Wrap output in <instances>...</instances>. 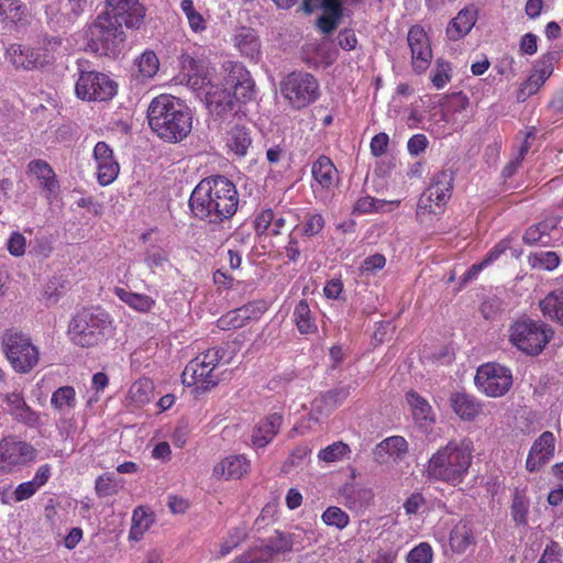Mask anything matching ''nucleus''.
Here are the masks:
<instances>
[{"label": "nucleus", "instance_id": "f257e3e1", "mask_svg": "<svg viewBox=\"0 0 563 563\" xmlns=\"http://www.w3.org/2000/svg\"><path fill=\"white\" fill-rule=\"evenodd\" d=\"M238 206L236 187L224 176L202 179L189 198L194 216L209 223H220L230 219L236 212Z\"/></svg>", "mask_w": 563, "mask_h": 563}, {"label": "nucleus", "instance_id": "f03ea898", "mask_svg": "<svg viewBox=\"0 0 563 563\" xmlns=\"http://www.w3.org/2000/svg\"><path fill=\"white\" fill-rule=\"evenodd\" d=\"M151 129L169 142L185 139L192 129L190 109L170 95H161L152 100L147 110Z\"/></svg>", "mask_w": 563, "mask_h": 563}, {"label": "nucleus", "instance_id": "7ed1b4c3", "mask_svg": "<svg viewBox=\"0 0 563 563\" xmlns=\"http://www.w3.org/2000/svg\"><path fill=\"white\" fill-rule=\"evenodd\" d=\"M473 459V442L467 439L451 440L429 460L427 473L430 478L461 484L468 474Z\"/></svg>", "mask_w": 563, "mask_h": 563}, {"label": "nucleus", "instance_id": "20e7f679", "mask_svg": "<svg viewBox=\"0 0 563 563\" xmlns=\"http://www.w3.org/2000/svg\"><path fill=\"white\" fill-rule=\"evenodd\" d=\"M67 334L77 346H98L113 334L112 319L101 308H85L70 319Z\"/></svg>", "mask_w": 563, "mask_h": 563}, {"label": "nucleus", "instance_id": "39448f33", "mask_svg": "<svg viewBox=\"0 0 563 563\" xmlns=\"http://www.w3.org/2000/svg\"><path fill=\"white\" fill-rule=\"evenodd\" d=\"M312 532L295 527L289 532L276 531L266 543L235 558L234 563H263L279 553L301 551L312 544Z\"/></svg>", "mask_w": 563, "mask_h": 563}, {"label": "nucleus", "instance_id": "423d86ee", "mask_svg": "<svg viewBox=\"0 0 563 563\" xmlns=\"http://www.w3.org/2000/svg\"><path fill=\"white\" fill-rule=\"evenodd\" d=\"M122 26L110 15L99 14L86 33L89 49L98 55L117 56L125 41Z\"/></svg>", "mask_w": 563, "mask_h": 563}, {"label": "nucleus", "instance_id": "0eeeda50", "mask_svg": "<svg viewBox=\"0 0 563 563\" xmlns=\"http://www.w3.org/2000/svg\"><path fill=\"white\" fill-rule=\"evenodd\" d=\"M508 332L510 343L528 355L540 354L553 335L549 325L530 318H519Z\"/></svg>", "mask_w": 563, "mask_h": 563}, {"label": "nucleus", "instance_id": "6e6552de", "mask_svg": "<svg viewBox=\"0 0 563 563\" xmlns=\"http://www.w3.org/2000/svg\"><path fill=\"white\" fill-rule=\"evenodd\" d=\"M1 346L9 364L19 374H27L38 364L40 351L25 333L14 330L5 331Z\"/></svg>", "mask_w": 563, "mask_h": 563}, {"label": "nucleus", "instance_id": "1a4fd4ad", "mask_svg": "<svg viewBox=\"0 0 563 563\" xmlns=\"http://www.w3.org/2000/svg\"><path fill=\"white\" fill-rule=\"evenodd\" d=\"M454 181V173L451 169H442L431 177L429 187L422 192L417 206V218L423 222L430 216H438L451 198Z\"/></svg>", "mask_w": 563, "mask_h": 563}, {"label": "nucleus", "instance_id": "9d476101", "mask_svg": "<svg viewBox=\"0 0 563 563\" xmlns=\"http://www.w3.org/2000/svg\"><path fill=\"white\" fill-rule=\"evenodd\" d=\"M225 356L222 346L211 347L191 360L183 372V382L188 386L197 385L199 388L209 389L218 384V377L213 375L217 365Z\"/></svg>", "mask_w": 563, "mask_h": 563}, {"label": "nucleus", "instance_id": "9b49d317", "mask_svg": "<svg viewBox=\"0 0 563 563\" xmlns=\"http://www.w3.org/2000/svg\"><path fill=\"white\" fill-rule=\"evenodd\" d=\"M280 92L294 108L300 109L317 100L319 84L309 73L292 71L283 79Z\"/></svg>", "mask_w": 563, "mask_h": 563}, {"label": "nucleus", "instance_id": "f8f14e48", "mask_svg": "<svg viewBox=\"0 0 563 563\" xmlns=\"http://www.w3.org/2000/svg\"><path fill=\"white\" fill-rule=\"evenodd\" d=\"M36 450L29 442L9 434L0 439V472L11 474L33 462Z\"/></svg>", "mask_w": 563, "mask_h": 563}, {"label": "nucleus", "instance_id": "ddd939ff", "mask_svg": "<svg viewBox=\"0 0 563 563\" xmlns=\"http://www.w3.org/2000/svg\"><path fill=\"white\" fill-rule=\"evenodd\" d=\"M474 382L481 393L497 398L504 396L510 389L512 374L508 367L492 362L477 368Z\"/></svg>", "mask_w": 563, "mask_h": 563}, {"label": "nucleus", "instance_id": "4468645a", "mask_svg": "<svg viewBox=\"0 0 563 563\" xmlns=\"http://www.w3.org/2000/svg\"><path fill=\"white\" fill-rule=\"evenodd\" d=\"M79 63L80 75L75 91L81 100L106 101L117 92V85L107 75L93 70H84Z\"/></svg>", "mask_w": 563, "mask_h": 563}, {"label": "nucleus", "instance_id": "2eb2a0df", "mask_svg": "<svg viewBox=\"0 0 563 563\" xmlns=\"http://www.w3.org/2000/svg\"><path fill=\"white\" fill-rule=\"evenodd\" d=\"M4 405V410L12 419L31 429H37L43 426L41 413L32 409L25 400L22 389L15 388L0 395Z\"/></svg>", "mask_w": 563, "mask_h": 563}, {"label": "nucleus", "instance_id": "dca6fc26", "mask_svg": "<svg viewBox=\"0 0 563 563\" xmlns=\"http://www.w3.org/2000/svg\"><path fill=\"white\" fill-rule=\"evenodd\" d=\"M126 29H140L145 18V8L140 0H107L103 12Z\"/></svg>", "mask_w": 563, "mask_h": 563}, {"label": "nucleus", "instance_id": "f3484780", "mask_svg": "<svg viewBox=\"0 0 563 563\" xmlns=\"http://www.w3.org/2000/svg\"><path fill=\"white\" fill-rule=\"evenodd\" d=\"M225 85L233 90L232 97L241 103H246L254 98L255 82L250 71L240 63H229Z\"/></svg>", "mask_w": 563, "mask_h": 563}, {"label": "nucleus", "instance_id": "a211bd4d", "mask_svg": "<svg viewBox=\"0 0 563 563\" xmlns=\"http://www.w3.org/2000/svg\"><path fill=\"white\" fill-rule=\"evenodd\" d=\"M407 41L411 51L413 70L418 74L426 71L432 59V49L423 27L420 25L411 26Z\"/></svg>", "mask_w": 563, "mask_h": 563}, {"label": "nucleus", "instance_id": "6ab92c4d", "mask_svg": "<svg viewBox=\"0 0 563 563\" xmlns=\"http://www.w3.org/2000/svg\"><path fill=\"white\" fill-rule=\"evenodd\" d=\"M554 68V56L552 54L543 55L534 65L528 79L521 85L517 93L520 102L526 101L530 96L537 93L552 75Z\"/></svg>", "mask_w": 563, "mask_h": 563}, {"label": "nucleus", "instance_id": "aec40b11", "mask_svg": "<svg viewBox=\"0 0 563 563\" xmlns=\"http://www.w3.org/2000/svg\"><path fill=\"white\" fill-rule=\"evenodd\" d=\"M206 102L211 115L221 121L230 120L241 111V106L228 89L211 87L206 91Z\"/></svg>", "mask_w": 563, "mask_h": 563}, {"label": "nucleus", "instance_id": "412c9836", "mask_svg": "<svg viewBox=\"0 0 563 563\" xmlns=\"http://www.w3.org/2000/svg\"><path fill=\"white\" fill-rule=\"evenodd\" d=\"M93 158L97 167V179L101 186L112 184L119 175L120 166L113 157L110 146L100 141L95 145Z\"/></svg>", "mask_w": 563, "mask_h": 563}, {"label": "nucleus", "instance_id": "4be33fe9", "mask_svg": "<svg viewBox=\"0 0 563 563\" xmlns=\"http://www.w3.org/2000/svg\"><path fill=\"white\" fill-rule=\"evenodd\" d=\"M554 451V434L551 431L542 432L530 448L526 468L531 473L540 471L553 457Z\"/></svg>", "mask_w": 563, "mask_h": 563}, {"label": "nucleus", "instance_id": "5701e85b", "mask_svg": "<svg viewBox=\"0 0 563 563\" xmlns=\"http://www.w3.org/2000/svg\"><path fill=\"white\" fill-rule=\"evenodd\" d=\"M251 467V462L244 454L229 455L217 463L212 475L219 481L240 479Z\"/></svg>", "mask_w": 563, "mask_h": 563}, {"label": "nucleus", "instance_id": "b1692460", "mask_svg": "<svg viewBox=\"0 0 563 563\" xmlns=\"http://www.w3.org/2000/svg\"><path fill=\"white\" fill-rule=\"evenodd\" d=\"M5 56L16 68L34 69L45 66V57L40 56V49L36 47L11 44Z\"/></svg>", "mask_w": 563, "mask_h": 563}, {"label": "nucleus", "instance_id": "393cba45", "mask_svg": "<svg viewBox=\"0 0 563 563\" xmlns=\"http://www.w3.org/2000/svg\"><path fill=\"white\" fill-rule=\"evenodd\" d=\"M450 405L454 413L463 421H474L483 412V402L465 391L451 394Z\"/></svg>", "mask_w": 563, "mask_h": 563}, {"label": "nucleus", "instance_id": "a878e982", "mask_svg": "<svg viewBox=\"0 0 563 563\" xmlns=\"http://www.w3.org/2000/svg\"><path fill=\"white\" fill-rule=\"evenodd\" d=\"M283 424V416L274 412L261 420L253 429L251 442L253 448L262 449L273 441Z\"/></svg>", "mask_w": 563, "mask_h": 563}, {"label": "nucleus", "instance_id": "bb28decb", "mask_svg": "<svg viewBox=\"0 0 563 563\" xmlns=\"http://www.w3.org/2000/svg\"><path fill=\"white\" fill-rule=\"evenodd\" d=\"M408 451V443L399 435L389 437L383 440L374 450L375 460L380 463H389L401 459Z\"/></svg>", "mask_w": 563, "mask_h": 563}, {"label": "nucleus", "instance_id": "cd10ccee", "mask_svg": "<svg viewBox=\"0 0 563 563\" xmlns=\"http://www.w3.org/2000/svg\"><path fill=\"white\" fill-rule=\"evenodd\" d=\"M477 20V11L474 7L462 9L452 19L446 27V35L451 41H459L470 33Z\"/></svg>", "mask_w": 563, "mask_h": 563}, {"label": "nucleus", "instance_id": "c85d7f7f", "mask_svg": "<svg viewBox=\"0 0 563 563\" xmlns=\"http://www.w3.org/2000/svg\"><path fill=\"white\" fill-rule=\"evenodd\" d=\"M314 181L325 190H331L338 183V170L332 161L322 155L313 164L311 168Z\"/></svg>", "mask_w": 563, "mask_h": 563}, {"label": "nucleus", "instance_id": "c756f323", "mask_svg": "<svg viewBox=\"0 0 563 563\" xmlns=\"http://www.w3.org/2000/svg\"><path fill=\"white\" fill-rule=\"evenodd\" d=\"M27 168L47 194L52 195L58 190L59 184L56 179V174L47 162L33 159L29 163Z\"/></svg>", "mask_w": 563, "mask_h": 563}, {"label": "nucleus", "instance_id": "7c9ffc66", "mask_svg": "<svg viewBox=\"0 0 563 563\" xmlns=\"http://www.w3.org/2000/svg\"><path fill=\"white\" fill-rule=\"evenodd\" d=\"M300 334H314L318 331L316 317L308 302L302 299L294 308L291 317Z\"/></svg>", "mask_w": 563, "mask_h": 563}, {"label": "nucleus", "instance_id": "2f4dec72", "mask_svg": "<svg viewBox=\"0 0 563 563\" xmlns=\"http://www.w3.org/2000/svg\"><path fill=\"white\" fill-rule=\"evenodd\" d=\"M407 401L411 408L415 421L420 427H428L434 421L432 408L427 399L410 390L407 393Z\"/></svg>", "mask_w": 563, "mask_h": 563}, {"label": "nucleus", "instance_id": "473e14b6", "mask_svg": "<svg viewBox=\"0 0 563 563\" xmlns=\"http://www.w3.org/2000/svg\"><path fill=\"white\" fill-rule=\"evenodd\" d=\"M113 294L131 309L141 313L150 312L155 306V299L145 294L133 292L122 287H114Z\"/></svg>", "mask_w": 563, "mask_h": 563}, {"label": "nucleus", "instance_id": "72a5a7b5", "mask_svg": "<svg viewBox=\"0 0 563 563\" xmlns=\"http://www.w3.org/2000/svg\"><path fill=\"white\" fill-rule=\"evenodd\" d=\"M51 406L62 416L70 413L77 406L75 388L73 386L57 388L52 394Z\"/></svg>", "mask_w": 563, "mask_h": 563}, {"label": "nucleus", "instance_id": "f704fd0d", "mask_svg": "<svg viewBox=\"0 0 563 563\" xmlns=\"http://www.w3.org/2000/svg\"><path fill=\"white\" fill-rule=\"evenodd\" d=\"M539 307L544 317L554 320L563 325V290L556 289L549 292L540 302Z\"/></svg>", "mask_w": 563, "mask_h": 563}, {"label": "nucleus", "instance_id": "c9c22d12", "mask_svg": "<svg viewBox=\"0 0 563 563\" xmlns=\"http://www.w3.org/2000/svg\"><path fill=\"white\" fill-rule=\"evenodd\" d=\"M235 46L250 59H257L260 56V42L251 29L243 27L236 33Z\"/></svg>", "mask_w": 563, "mask_h": 563}, {"label": "nucleus", "instance_id": "e433bc0d", "mask_svg": "<svg viewBox=\"0 0 563 563\" xmlns=\"http://www.w3.org/2000/svg\"><path fill=\"white\" fill-rule=\"evenodd\" d=\"M251 144L252 139L246 128L238 125L229 132L227 146L235 155L245 156Z\"/></svg>", "mask_w": 563, "mask_h": 563}, {"label": "nucleus", "instance_id": "4c0bfd02", "mask_svg": "<svg viewBox=\"0 0 563 563\" xmlns=\"http://www.w3.org/2000/svg\"><path fill=\"white\" fill-rule=\"evenodd\" d=\"M26 7L21 0H0V22L15 24L26 15Z\"/></svg>", "mask_w": 563, "mask_h": 563}, {"label": "nucleus", "instance_id": "58836bf2", "mask_svg": "<svg viewBox=\"0 0 563 563\" xmlns=\"http://www.w3.org/2000/svg\"><path fill=\"white\" fill-rule=\"evenodd\" d=\"M558 223V218H551L536 225L529 227L525 232L523 241L530 245L544 243L543 239L550 235V232L556 228Z\"/></svg>", "mask_w": 563, "mask_h": 563}, {"label": "nucleus", "instance_id": "ea45409f", "mask_svg": "<svg viewBox=\"0 0 563 563\" xmlns=\"http://www.w3.org/2000/svg\"><path fill=\"white\" fill-rule=\"evenodd\" d=\"M152 523L153 519L151 515L146 514L142 507L136 508L132 515V525L129 531V540L140 541L144 533L151 528Z\"/></svg>", "mask_w": 563, "mask_h": 563}, {"label": "nucleus", "instance_id": "a19ab883", "mask_svg": "<svg viewBox=\"0 0 563 563\" xmlns=\"http://www.w3.org/2000/svg\"><path fill=\"white\" fill-rule=\"evenodd\" d=\"M142 80L153 78L159 69V59L153 51L143 52L135 60Z\"/></svg>", "mask_w": 563, "mask_h": 563}, {"label": "nucleus", "instance_id": "79ce46f5", "mask_svg": "<svg viewBox=\"0 0 563 563\" xmlns=\"http://www.w3.org/2000/svg\"><path fill=\"white\" fill-rule=\"evenodd\" d=\"M153 395V383L143 378L134 382L129 389V399L135 406H143L151 401Z\"/></svg>", "mask_w": 563, "mask_h": 563}, {"label": "nucleus", "instance_id": "37998d69", "mask_svg": "<svg viewBox=\"0 0 563 563\" xmlns=\"http://www.w3.org/2000/svg\"><path fill=\"white\" fill-rule=\"evenodd\" d=\"M144 263L154 274L165 271L169 266L168 253L162 246L152 245L145 252Z\"/></svg>", "mask_w": 563, "mask_h": 563}, {"label": "nucleus", "instance_id": "c03bdc74", "mask_svg": "<svg viewBox=\"0 0 563 563\" xmlns=\"http://www.w3.org/2000/svg\"><path fill=\"white\" fill-rule=\"evenodd\" d=\"M473 533L465 522H459L450 534V544L457 552H464L473 542Z\"/></svg>", "mask_w": 563, "mask_h": 563}, {"label": "nucleus", "instance_id": "a18cd8bd", "mask_svg": "<svg viewBox=\"0 0 563 563\" xmlns=\"http://www.w3.org/2000/svg\"><path fill=\"white\" fill-rule=\"evenodd\" d=\"M341 16L342 2L323 11L317 21V25L323 34H330L336 29Z\"/></svg>", "mask_w": 563, "mask_h": 563}, {"label": "nucleus", "instance_id": "49530a36", "mask_svg": "<svg viewBox=\"0 0 563 563\" xmlns=\"http://www.w3.org/2000/svg\"><path fill=\"white\" fill-rule=\"evenodd\" d=\"M180 9L185 13L190 30L194 33H201L207 29V22L202 14L195 9L192 0H181Z\"/></svg>", "mask_w": 563, "mask_h": 563}, {"label": "nucleus", "instance_id": "de8ad7c7", "mask_svg": "<svg viewBox=\"0 0 563 563\" xmlns=\"http://www.w3.org/2000/svg\"><path fill=\"white\" fill-rule=\"evenodd\" d=\"M321 519L324 525L335 527L339 530H343L350 523L349 515L336 506L328 507L321 515Z\"/></svg>", "mask_w": 563, "mask_h": 563}, {"label": "nucleus", "instance_id": "09e8293b", "mask_svg": "<svg viewBox=\"0 0 563 563\" xmlns=\"http://www.w3.org/2000/svg\"><path fill=\"white\" fill-rule=\"evenodd\" d=\"M452 78V67L449 62L438 59L434 68L431 70L430 79L437 89L444 88Z\"/></svg>", "mask_w": 563, "mask_h": 563}, {"label": "nucleus", "instance_id": "8fccbe9b", "mask_svg": "<svg viewBox=\"0 0 563 563\" xmlns=\"http://www.w3.org/2000/svg\"><path fill=\"white\" fill-rule=\"evenodd\" d=\"M529 263L533 268L553 271L560 264V257L555 252H537L529 256Z\"/></svg>", "mask_w": 563, "mask_h": 563}, {"label": "nucleus", "instance_id": "3c124183", "mask_svg": "<svg viewBox=\"0 0 563 563\" xmlns=\"http://www.w3.org/2000/svg\"><path fill=\"white\" fill-rule=\"evenodd\" d=\"M188 63L189 71L192 73V75H189V81L194 80L192 85L199 86L200 88L211 86V78L209 77V70L208 67L205 66V63L194 58H189Z\"/></svg>", "mask_w": 563, "mask_h": 563}, {"label": "nucleus", "instance_id": "603ef678", "mask_svg": "<svg viewBox=\"0 0 563 563\" xmlns=\"http://www.w3.org/2000/svg\"><path fill=\"white\" fill-rule=\"evenodd\" d=\"M95 490L98 497L104 498L115 495L119 490V485L113 474H102L97 477L95 482Z\"/></svg>", "mask_w": 563, "mask_h": 563}, {"label": "nucleus", "instance_id": "864d4df0", "mask_svg": "<svg viewBox=\"0 0 563 563\" xmlns=\"http://www.w3.org/2000/svg\"><path fill=\"white\" fill-rule=\"evenodd\" d=\"M350 453V448L347 444L339 441L334 442L327 448L322 449L318 457L324 462L331 463L336 462L345 457Z\"/></svg>", "mask_w": 563, "mask_h": 563}, {"label": "nucleus", "instance_id": "5fc2aeb1", "mask_svg": "<svg viewBox=\"0 0 563 563\" xmlns=\"http://www.w3.org/2000/svg\"><path fill=\"white\" fill-rule=\"evenodd\" d=\"M529 504L525 496L516 492L511 504L512 520L520 526L527 525Z\"/></svg>", "mask_w": 563, "mask_h": 563}, {"label": "nucleus", "instance_id": "6e6d98bb", "mask_svg": "<svg viewBox=\"0 0 563 563\" xmlns=\"http://www.w3.org/2000/svg\"><path fill=\"white\" fill-rule=\"evenodd\" d=\"M388 202L385 200L376 199L369 196H364L357 199V201L354 205L353 212L354 213H371L373 211H378L383 209L385 205ZM389 203L399 205V201H390Z\"/></svg>", "mask_w": 563, "mask_h": 563}, {"label": "nucleus", "instance_id": "4d7b16f0", "mask_svg": "<svg viewBox=\"0 0 563 563\" xmlns=\"http://www.w3.org/2000/svg\"><path fill=\"white\" fill-rule=\"evenodd\" d=\"M325 221L321 213L312 212L306 216L301 234L307 238L318 235L324 228Z\"/></svg>", "mask_w": 563, "mask_h": 563}, {"label": "nucleus", "instance_id": "13d9d810", "mask_svg": "<svg viewBox=\"0 0 563 563\" xmlns=\"http://www.w3.org/2000/svg\"><path fill=\"white\" fill-rule=\"evenodd\" d=\"M246 322L247 320L244 319V316L238 308L227 312L221 318H219L217 324L219 329L228 331L231 329L242 328L243 325H245Z\"/></svg>", "mask_w": 563, "mask_h": 563}, {"label": "nucleus", "instance_id": "bf43d9fd", "mask_svg": "<svg viewBox=\"0 0 563 563\" xmlns=\"http://www.w3.org/2000/svg\"><path fill=\"white\" fill-rule=\"evenodd\" d=\"M246 537L245 529L238 527L232 529L228 537L223 540L220 545V555H228L233 549H235Z\"/></svg>", "mask_w": 563, "mask_h": 563}, {"label": "nucleus", "instance_id": "052dcab7", "mask_svg": "<svg viewBox=\"0 0 563 563\" xmlns=\"http://www.w3.org/2000/svg\"><path fill=\"white\" fill-rule=\"evenodd\" d=\"M432 555L433 552L431 545L427 542H421L409 551L407 555V563H430Z\"/></svg>", "mask_w": 563, "mask_h": 563}, {"label": "nucleus", "instance_id": "680f3d73", "mask_svg": "<svg viewBox=\"0 0 563 563\" xmlns=\"http://www.w3.org/2000/svg\"><path fill=\"white\" fill-rule=\"evenodd\" d=\"M62 46V41L58 37L45 38L36 49H40V56L45 57V65L49 64L54 58L55 54Z\"/></svg>", "mask_w": 563, "mask_h": 563}, {"label": "nucleus", "instance_id": "e2e57ef3", "mask_svg": "<svg viewBox=\"0 0 563 563\" xmlns=\"http://www.w3.org/2000/svg\"><path fill=\"white\" fill-rule=\"evenodd\" d=\"M386 265V258L383 254L376 253L367 256L361 265V272L363 275H373L377 271H380Z\"/></svg>", "mask_w": 563, "mask_h": 563}, {"label": "nucleus", "instance_id": "0e129e2a", "mask_svg": "<svg viewBox=\"0 0 563 563\" xmlns=\"http://www.w3.org/2000/svg\"><path fill=\"white\" fill-rule=\"evenodd\" d=\"M563 549L555 541H551L545 549L538 563H562Z\"/></svg>", "mask_w": 563, "mask_h": 563}, {"label": "nucleus", "instance_id": "69168bd1", "mask_svg": "<svg viewBox=\"0 0 563 563\" xmlns=\"http://www.w3.org/2000/svg\"><path fill=\"white\" fill-rule=\"evenodd\" d=\"M426 508V499L420 493L411 494L404 503L408 516L418 515Z\"/></svg>", "mask_w": 563, "mask_h": 563}, {"label": "nucleus", "instance_id": "338daca9", "mask_svg": "<svg viewBox=\"0 0 563 563\" xmlns=\"http://www.w3.org/2000/svg\"><path fill=\"white\" fill-rule=\"evenodd\" d=\"M37 490H38V488L35 486V484H33L32 481L21 483L13 490L12 499L15 503L26 500V499L31 498Z\"/></svg>", "mask_w": 563, "mask_h": 563}, {"label": "nucleus", "instance_id": "774afa93", "mask_svg": "<svg viewBox=\"0 0 563 563\" xmlns=\"http://www.w3.org/2000/svg\"><path fill=\"white\" fill-rule=\"evenodd\" d=\"M388 143H389V136L386 133L380 132V133L376 134L372 139L371 144H369L371 153L376 157L384 155L387 151Z\"/></svg>", "mask_w": 563, "mask_h": 563}]
</instances>
